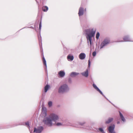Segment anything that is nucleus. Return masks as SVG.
<instances>
[{"mask_svg": "<svg viewBox=\"0 0 133 133\" xmlns=\"http://www.w3.org/2000/svg\"><path fill=\"white\" fill-rule=\"evenodd\" d=\"M59 117L58 115L54 114H51L48 117L44 118L43 120L44 124L49 127L56 124V122L58 120Z\"/></svg>", "mask_w": 133, "mask_h": 133, "instance_id": "f257e3e1", "label": "nucleus"}, {"mask_svg": "<svg viewBox=\"0 0 133 133\" xmlns=\"http://www.w3.org/2000/svg\"><path fill=\"white\" fill-rule=\"evenodd\" d=\"M96 30V29L94 28L87 29L85 30L88 43H89V41L90 46L92 45V38L94 36Z\"/></svg>", "mask_w": 133, "mask_h": 133, "instance_id": "f03ea898", "label": "nucleus"}, {"mask_svg": "<svg viewBox=\"0 0 133 133\" xmlns=\"http://www.w3.org/2000/svg\"><path fill=\"white\" fill-rule=\"evenodd\" d=\"M69 90V88L67 85L64 84L61 85L58 89V92L59 93H63Z\"/></svg>", "mask_w": 133, "mask_h": 133, "instance_id": "7ed1b4c3", "label": "nucleus"}, {"mask_svg": "<svg viewBox=\"0 0 133 133\" xmlns=\"http://www.w3.org/2000/svg\"><path fill=\"white\" fill-rule=\"evenodd\" d=\"M109 42L110 41L109 39H105L101 44L100 48H103L104 46L108 44Z\"/></svg>", "mask_w": 133, "mask_h": 133, "instance_id": "20e7f679", "label": "nucleus"}, {"mask_svg": "<svg viewBox=\"0 0 133 133\" xmlns=\"http://www.w3.org/2000/svg\"><path fill=\"white\" fill-rule=\"evenodd\" d=\"M43 129V127L42 126L38 127L37 128H35L33 132H35L36 133H40L42 131Z\"/></svg>", "mask_w": 133, "mask_h": 133, "instance_id": "39448f33", "label": "nucleus"}, {"mask_svg": "<svg viewBox=\"0 0 133 133\" xmlns=\"http://www.w3.org/2000/svg\"><path fill=\"white\" fill-rule=\"evenodd\" d=\"M123 40H118L117 41V42H123L124 41L125 42H130L131 41V40L130 38L128 36H126L124 37L123 38Z\"/></svg>", "mask_w": 133, "mask_h": 133, "instance_id": "423d86ee", "label": "nucleus"}, {"mask_svg": "<svg viewBox=\"0 0 133 133\" xmlns=\"http://www.w3.org/2000/svg\"><path fill=\"white\" fill-rule=\"evenodd\" d=\"M115 128V125H114L110 126L108 128V130L109 132L111 133H116L114 131Z\"/></svg>", "mask_w": 133, "mask_h": 133, "instance_id": "0eeeda50", "label": "nucleus"}, {"mask_svg": "<svg viewBox=\"0 0 133 133\" xmlns=\"http://www.w3.org/2000/svg\"><path fill=\"white\" fill-rule=\"evenodd\" d=\"M42 115L44 116L45 117L46 116V108L43 107H42Z\"/></svg>", "mask_w": 133, "mask_h": 133, "instance_id": "6e6552de", "label": "nucleus"}, {"mask_svg": "<svg viewBox=\"0 0 133 133\" xmlns=\"http://www.w3.org/2000/svg\"><path fill=\"white\" fill-rule=\"evenodd\" d=\"M93 86L94 88H95L97 91H98L103 96L108 100V99L106 98L105 96L104 95L102 92L99 90V89L97 87L96 85L94 84H93Z\"/></svg>", "mask_w": 133, "mask_h": 133, "instance_id": "1a4fd4ad", "label": "nucleus"}, {"mask_svg": "<svg viewBox=\"0 0 133 133\" xmlns=\"http://www.w3.org/2000/svg\"><path fill=\"white\" fill-rule=\"evenodd\" d=\"M65 75V72L63 71H59L58 73V76L59 77H63Z\"/></svg>", "mask_w": 133, "mask_h": 133, "instance_id": "9d476101", "label": "nucleus"}, {"mask_svg": "<svg viewBox=\"0 0 133 133\" xmlns=\"http://www.w3.org/2000/svg\"><path fill=\"white\" fill-rule=\"evenodd\" d=\"M83 12H84V9L82 7H80L79 8V12L78 13V14L79 15V16H81L83 14Z\"/></svg>", "mask_w": 133, "mask_h": 133, "instance_id": "9b49d317", "label": "nucleus"}, {"mask_svg": "<svg viewBox=\"0 0 133 133\" xmlns=\"http://www.w3.org/2000/svg\"><path fill=\"white\" fill-rule=\"evenodd\" d=\"M86 57V55L84 53H81L79 56V57L80 59L83 60L85 59Z\"/></svg>", "mask_w": 133, "mask_h": 133, "instance_id": "f8f14e48", "label": "nucleus"}, {"mask_svg": "<svg viewBox=\"0 0 133 133\" xmlns=\"http://www.w3.org/2000/svg\"><path fill=\"white\" fill-rule=\"evenodd\" d=\"M81 74L84 76L85 77H87L88 76V69L86 70L84 72L81 73Z\"/></svg>", "mask_w": 133, "mask_h": 133, "instance_id": "ddd939ff", "label": "nucleus"}, {"mask_svg": "<svg viewBox=\"0 0 133 133\" xmlns=\"http://www.w3.org/2000/svg\"><path fill=\"white\" fill-rule=\"evenodd\" d=\"M67 59L68 61H71L74 59V57L73 55L69 54L67 57Z\"/></svg>", "mask_w": 133, "mask_h": 133, "instance_id": "4468645a", "label": "nucleus"}, {"mask_svg": "<svg viewBox=\"0 0 133 133\" xmlns=\"http://www.w3.org/2000/svg\"><path fill=\"white\" fill-rule=\"evenodd\" d=\"M79 73L76 72H72L70 74V76L72 77H75L76 76L78 75Z\"/></svg>", "mask_w": 133, "mask_h": 133, "instance_id": "2eb2a0df", "label": "nucleus"}, {"mask_svg": "<svg viewBox=\"0 0 133 133\" xmlns=\"http://www.w3.org/2000/svg\"><path fill=\"white\" fill-rule=\"evenodd\" d=\"M119 112L120 118L121 119L122 121H123V122H124L125 121V119L124 117L120 111H119Z\"/></svg>", "mask_w": 133, "mask_h": 133, "instance_id": "dca6fc26", "label": "nucleus"}, {"mask_svg": "<svg viewBox=\"0 0 133 133\" xmlns=\"http://www.w3.org/2000/svg\"><path fill=\"white\" fill-rule=\"evenodd\" d=\"M113 120V118L111 117L109 118L108 120L106 121L105 123L106 124H109Z\"/></svg>", "mask_w": 133, "mask_h": 133, "instance_id": "f3484780", "label": "nucleus"}, {"mask_svg": "<svg viewBox=\"0 0 133 133\" xmlns=\"http://www.w3.org/2000/svg\"><path fill=\"white\" fill-rule=\"evenodd\" d=\"M48 7L46 6H44L42 7V10L43 11L45 12H46L48 10Z\"/></svg>", "mask_w": 133, "mask_h": 133, "instance_id": "a211bd4d", "label": "nucleus"}, {"mask_svg": "<svg viewBox=\"0 0 133 133\" xmlns=\"http://www.w3.org/2000/svg\"><path fill=\"white\" fill-rule=\"evenodd\" d=\"M43 64L45 66V69H46V68H47L46 62L44 57L43 58Z\"/></svg>", "mask_w": 133, "mask_h": 133, "instance_id": "6ab92c4d", "label": "nucleus"}, {"mask_svg": "<svg viewBox=\"0 0 133 133\" xmlns=\"http://www.w3.org/2000/svg\"><path fill=\"white\" fill-rule=\"evenodd\" d=\"M49 85H47L45 87L44 89V92H46L48 91V90L49 89Z\"/></svg>", "mask_w": 133, "mask_h": 133, "instance_id": "aec40b11", "label": "nucleus"}, {"mask_svg": "<svg viewBox=\"0 0 133 133\" xmlns=\"http://www.w3.org/2000/svg\"><path fill=\"white\" fill-rule=\"evenodd\" d=\"M79 125H76L75 126V127H81V126H82L84 124V123H78Z\"/></svg>", "mask_w": 133, "mask_h": 133, "instance_id": "412c9836", "label": "nucleus"}, {"mask_svg": "<svg viewBox=\"0 0 133 133\" xmlns=\"http://www.w3.org/2000/svg\"><path fill=\"white\" fill-rule=\"evenodd\" d=\"M98 130L99 131L102 132V133H105L103 129L102 128H99L98 129Z\"/></svg>", "mask_w": 133, "mask_h": 133, "instance_id": "4be33fe9", "label": "nucleus"}, {"mask_svg": "<svg viewBox=\"0 0 133 133\" xmlns=\"http://www.w3.org/2000/svg\"><path fill=\"white\" fill-rule=\"evenodd\" d=\"M99 36V33L98 32H97L96 36V38L97 39H98Z\"/></svg>", "mask_w": 133, "mask_h": 133, "instance_id": "5701e85b", "label": "nucleus"}, {"mask_svg": "<svg viewBox=\"0 0 133 133\" xmlns=\"http://www.w3.org/2000/svg\"><path fill=\"white\" fill-rule=\"evenodd\" d=\"M48 104L49 107H51L52 105V102L51 101H50L48 102Z\"/></svg>", "mask_w": 133, "mask_h": 133, "instance_id": "b1692460", "label": "nucleus"}, {"mask_svg": "<svg viewBox=\"0 0 133 133\" xmlns=\"http://www.w3.org/2000/svg\"><path fill=\"white\" fill-rule=\"evenodd\" d=\"M41 26H42V21H41V20L40 22L39 25V29L40 30H41Z\"/></svg>", "mask_w": 133, "mask_h": 133, "instance_id": "393cba45", "label": "nucleus"}, {"mask_svg": "<svg viewBox=\"0 0 133 133\" xmlns=\"http://www.w3.org/2000/svg\"><path fill=\"white\" fill-rule=\"evenodd\" d=\"M56 125L57 126H60L62 125V124L61 123H58L56 124Z\"/></svg>", "mask_w": 133, "mask_h": 133, "instance_id": "a878e982", "label": "nucleus"}, {"mask_svg": "<svg viewBox=\"0 0 133 133\" xmlns=\"http://www.w3.org/2000/svg\"><path fill=\"white\" fill-rule=\"evenodd\" d=\"M90 59H89L88 60V68H90Z\"/></svg>", "mask_w": 133, "mask_h": 133, "instance_id": "bb28decb", "label": "nucleus"}, {"mask_svg": "<svg viewBox=\"0 0 133 133\" xmlns=\"http://www.w3.org/2000/svg\"><path fill=\"white\" fill-rule=\"evenodd\" d=\"M96 55V52L95 51H94L92 53V55L93 56H95Z\"/></svg>", "mask_w": 133, "mask_h": 133, "instance_id": "cd10ccee", "label": "nucleus"}, {"mask_svg": "<svg viewBox=\"0 0 133 133\" xmlns=\"http://www.w3.org/2000/svg\"><path fill=\"white\" fill-rule=\"evenodd\" d=\"M25 124L26 125L28 126H29V123L28 122H26L25 123Z\"/></svg>", "mask_w": 133, "mask_h": 133, "instance_id": "c85d7f7f", "label": "nucleus"}, {"mask_svg": "<svg viewBox=\"0 0 133 133\" xmlns=\"http://www.w3.org/2000/svg\"><path fill=\"white\" fill-rule=\"evenodd\" d=\"M69 82H71V79H69Z\"/></svg>", "mask_w": 133, "mask_h": 133, "instance_id": "c756f323", "label": "nucleus"}, {"mask_svg": "<svg viewBox=\"0 0 133 133\" xmlns=\"http://www.w3.org/2000/svg\"><path fill=\"white\" fill-rule=\"evenodd\" d=\"M41 41H41V39H40V41H40V43H41Z\"/></svg>", "mask_w": 133, "mask_h": 133, "instance_id": "7c9ffc66", "label": "nucleus"}, {"mask_svg": "<svg viewBox=\"0 0 133 133\" xmlns=\"http://www.w3.org/2000/svg\"><path fill=\"white\" fill-rule=\"evenodd\" d=\"M119 122H117V124H119Z\"/></svg>", "mask_w": 133, "mask_h": 133, "instance_id": "2f4dec72", "label": "nucleus"}, {"mask_svg": "<svg viewBox=\"0 0 133 133\" xmlns=\"http://www.w3.org/2000/svg\"><path fill=\"white\" fill-rule=\"evenodd\" d=\"M87 129H88V128H86Z\"/></svg>", "mask_w": 133, "mask_h": 133, "instance_id": "473e14b6", "label": "nucleus"}, {"mask_svg": "<svg viewBox=\"0 0 133 133\" xmlns=\"http://www.w3.org/2000/svg\"><path fill=\"white\" fill-rule=\"evenodd\" d=\"M30 133H31V132H30Z\"/></svg>", "mask_w": 133, "mask_h": 133, "instance_id": "72a5a7b5", "label": "nucleus"}]
</instances>
